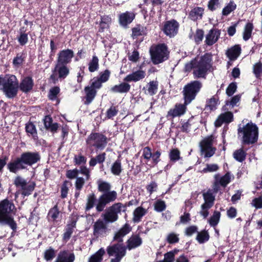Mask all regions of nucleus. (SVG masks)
Here are the masks:
<instances>
[{
	"label": "nucleus",
	"instance_id": "nucleus-1",
	"mask_svg": "<svg viewBox=\"0 0 262 262\" xmlns=\"http://www.w3.org/2000/svg\"><path fill=\"white\" fill-rule=\"evenodd\" d=\"M132 230V227L126 223L115 234L113 241L117 243L107 247L106 251L109 257L114 256L110 260V262H120L126 254V250H130L137 248L142 244V239L139 234L133 235L126 241V246L122 244L123 237L128 234Z\"/></svg>",
	"mask_w": 262,
	"mask_h": 262
},
{
	"label": "nucleus",
	"instance_id": "nucleus-2",
	"mask_svg": "<svg viewBox=\"0 0 262 262\" xmlns=\"http://www.w3.org/2000/svg\"><path fill=\"white\" fill-rule=\"evenodd\" d=\"M97 184L98 191L101 193L98 199L93 192L87 195L85 206V212L90 211L94 207L97 212H102L107 205L115 202L117 198V192L115 190H111V185L109 183L99 181Z\"/></svg>",
	"mask_w": 262,
	"mask_h": 262
},
{
	"label": "nucleus",
	"instance_id": "nucleus-3",
	"mask_svg": "<svg viewBox=\"0 0 262 262\" xmlns=\"http://www.w3.org/2000/svg\"><path fill=\"white\" fill-rule=\"evenodd\" d=\"M41 156L38 151H25L9 162L7 168L10 172L16 173L18 171L27 169L28 166H32L39 162Z\"/></svg>",
	"mask_w": 262,
	"mask_h": 262
},
{
	"label": "nucleus",
	"instance_id": "nucleus-4",
	"mask_svg": "<svg viewBox=\"0 0 262 262\" xmlns=\"http://www.w3.org/2000/svg\"><path fill=\"white\" fill-rule=\"evenodd\" d=\"M212 55L206 53L201 56L198 60L196 58L187 62L184 66V71L189 73L193 70V76L195 78H205L208 71L212 66Z\"/></svg>",
	"mask_w": 262,
	"mask_h": 262
},
{
	"label": "nucleus",
	"instance_id": "nucleus-5",
	"mask_svg": "<svg viewBox=\"0 0 262 262\" xmlns=\"http://www.w3.org/2000/svg\"><path fill=\"white\" fill-rule=\"evenodd\" d=\"M17 209L13 200L8 198L0 201V225L8 226L14 232H16L17 225L14 220Z\"/></svg>",
	"mask_w": 262,
	"mask_h": 262
},
{
	"label": "nucleus",
	"instance_id": "nucleus-6",
	"mask_svg": "<svg viewBox=\"0 0 262 262\" xmlns=\"http://www.w3.org/2000/svg\"><path fill=\"white\" fill-rule=\"evenodd\" d=\"M237 134L241 137L243 145L253 144L257 142L258 138V128L257 125L250 122L243 127L237 129Z\"/></svg>",
	"mask_w": 262,
	"mask_h": 262
},
{
	"label": "nucleus",
	"instance_id": "nucleus-7",
	"mask_svg": "<svg viewBox=\"0 0 262 262\" xmlns=\"http://www.w3.org/2000/svg\"><path fill=\"white\" fill-rule=\"evenodd\" d=\"M149 53L151 61L155 65L167 60L169 56L168 47L165 43L151 46L149 49Z\"/></svg>",
	"mask_w": 262,
	"mask_h": 262
},
{
	"label": "nucleus",
	"instance_id": "nucleus-8",
	"mask_svg": "<svg viewBox=\"0 0 262 262\" xmlns=\"http://www.w3.org/2000/svg\"><path fill=\"white\" fill-rule=\"evenodd\" d=\"M202 86V82L199 80L191 81L184 86L182 94L186 104H190L195 99Z\"/></svg>",
	"mask_w": 262,
	"mask_h": 262
},
{
	"label": "nucleus",
	"instance_id": "nucleus-9",
	"mask_svg": "<svg viewBox=\"0 0 262 262\" xmlns=\"http://www.w3.org/2000/svg\"><path fill=\"white\" fill-rule=\"evenodd\" d=\"M88 147L91 149L95 148L96 149L103 150L107 144V138L104 134L100 133H91L86 139Z\"/></svg>",
	"mask_w": 262,
	"mask_h": 262
},
{
	"label": "nucleus",
	"instance_id": "nucleus-10",
	"mask_svg": "<svg viewBox=\"0 0 262 262\" xmlns=\"http://www.w3.org/2000/svg\"><path fill=\"white\" fill-rule=\"evenodd\" d=\"M18 88L16 76L13 75H6V79H5L2 88L6 96L8 98H14L17 94Z\"/></svg>",
	"mask_w": 262,
	"mask_h": 262
},
{
	"label": "nucleus",
	"instance_id": "nucleus-11",
	"mask_svg": "<svg viewBox=\"0 0 262 262\" xmlns=\"http://www.w3.org/2000/svg\"><path fill=\"white\" fill-rule=\"evenodd\" d=\"M126 205L120 202L115 203L109 207L103 215V219L106 223H114L118 219V214L122 211H126Z\"/></svg>",
	"mask_w": 262,
	"mask_h": 262
},
{
	"label": "nucleus",
	"instance_id": "nucleus-12",
	"mask_svg": "<svg viewBox=\"0 0 262 262\" xmlns=\"http://www.w3.org/2000/svg\"><path fill=\"white\" fill-rule=\"evenodd\" d=\"M13 184L16 188H21L20 193L24 196L31 195L36 187L35 182H31L27 185V181L20 176L15 178Z\"/></svg>",
	"mask_w": 262,
	"mask_h": 262
},
{
	"label": "nucleus",
	"instance_id": "nucleus-13",
	"mask_svg": "<svg viewBox=\"0 0 262 262\" xmlns=\"http://www.w3.org/2000/svg\"><path fill=\"white\" fill-rule=\"evenodd\" d=\"M180 24L174 19H171L164 22L161 30L164 34L169 38L176 36L179 32Z\"/></svg>",
	"mask_w": 262,
	"mask_h": 262
},
{
	"label": "nucleus",
	"instance_id": "nucleus-14",
	"mask_svg": "<svg viewBox=\"0 0 262 262\" xmlns=\"http://www.w3.org/2000/svg\"><path fill=\"white\" fill-rule=\"evenodd\" d=\"M74 57L72 50L67 49L61 50L57 54V63L68 65L70 63Z\"/></svg>",
	"mask_w": 262,
	"mask_h": 262
},
{
	"label": "nucleus",
	"instance_id": "nucleus-15",
	"mask_svg": "<svg viewBox=\"0 0 262 262\" xmlns=\"http://www.w3.org/2000/svg\"><path fill=\"white\" fill-rule=\"evenodd\" d=\"M135 17L136 13L134 12L127 11L121 13L118 16L119 24L121 26L126 28L133 22Z\"/></svg>",
	"mask_w": 262,
	"mask_h": 262
},
{
	"label": "nucleus",
	"instance_id": "nucleus-16",
	"mask_svg": "<svg viewBox=\"0 0 262 262\" xmlns=\"http://www.w3.org/2000/svg\"><path fill=\"white\" fill-rule=\"evenodd\" d=\"M188 104H186L185 101L183 104L182 103H176L174 105V108H171L167 112L166 117H169L174 118L176 117L181 116L184 115L187 109L186 106Z\"/></svg>",
	"mask_w": 262,
	"mask_h": 262
},
{
	"label": "nucleus",
	"instance_id": "nucleus-17",
	"mask_svg": "<svg viewBox=\"0 0 262 262\" xmlns=\"http://www.w3.org/2000/svg\"><path fill=\"white\" fill-rule=\"evenodd\" d=\"M75 255L74 252L68 250H63L59 251L54 262H74Z\"/></svg>",
	"mask_w": 262,
	"mask_h": 262
},
{
	"label": "nucleus",
	"instance_id": "nucleus-18",
	"mask_svg": "<svg viewBox=\"0 0 262 262\" xmlns=\"http://www.w3.org/2000/svg\"><path fill=\"white\" fill-rule=\"evenodd\" d=\"M106 222L101 219L97 220L93 225V235L96 237L105 234L107 227Z\"/></svg>",
	"mask_w": 262,
	"mask_h": 262
},
{
	"label": "nucleus",
	"instance_id": "nucleus-19",
	"mask_svg": "<svg viewBox=\"0 0 262 262\" xmlns=\"http://www.w3.org/2000/svg\"><path fill=\"white\" fill-rule=\"evenodd\" d=\"M233 121V115L231 112L227 111L221 114L216 119L214 125L216 127H220L224 123H229Z\"/></svg>",
	"mask_w": 262,
	"mask_h": 262
},
{
	"label": "nucleus",
	"instance_id": "nucleus-20",
	"mask_svg": "<svg viewBox=\"0 0 262 262\" xmlns=\"http://www.w3.org/2000/svg\"><path fill=\"white\" fill-rule=\"evenodd\" d=\"M34 86V81L31 76L25 77L20 81L19 88L20 90L25 93L30 92Z\"/></svg>",
	"mask_w": 262,
	"mask_h": 262
},
{
	"label": "nucleus",
	"instance_id": "nucleus-21",
	"mask_svg": "<svg viewBox=\"0 0 262 262\" xmlns=\"http://www.w3.org/2000/svg\"><path fill=\"white\" fill-rule=\"evenodd\" d=\"M220 35V30L213 28L211 29L206 35L205 43L209 46H212L217 41Z\"/></svg>",
	"mask_w": 262,
	"mask_h": 262
},
{
	"label": "nucleus",
	"instance_id": "nucleus-22",
	"mask_svg": "<svg viewBox=\"0 0 262 262\" xmlns=\"http://www.w3.org/2000/svg\"><path fill=\"white\" fill-rule=\"evenodd\" d=\"M53 73H56L58 78L60 79H64L70 74V69L68 65L57 63L53 70Z\"/></svg>",
	"mask_w": 262,
	"mask_h": 262
},
{
	"label": "nucleus",
	"instance_id": "nucleus-23",
	"mask_svg": "<svg viewBox=\"0 0 262 262\" xmlns=\"http://www.w3.org/2000/svg\"><path fill=\"white\" fill-rule=\"evenodd\" d=\"M77 220L72 219L70 223L66 226L64 232L62 235V242L66 243L71 237V236L76 228Z\"/></svg>",
	"mask_w": 262,
	"mask_h": 262
},
{
	"label": "nucleus",
	"instance_id": "nucleus-24",
	"mask_svg": "<svg viewBox=\"0 0 262 262\" xmlns=\"http://www.w3.org/2000/svg\"><path fill=\"white\" fill-rule=\"evenodd\" d=\"M205 9L203 7H195L189 13L188 17L193 21H197L203 18Z\"/></svg>",
	"mask_w": 262,
	"mask_h": 262
},
{
	"label": "nucleus",
	"instance_id": "nucleus-25",
	"mask_svg": "<svg viewBox=\"0 0 262 262\" xmlns=\"http://www.w3.org/2000/svg\"><path fill=\"white\" fill-rule=\"evenodd\" d=\"M43 121L45 127L47 130L50 131L52 133L57 132L59 128V124L56 122L53 123V119L50 115L45 116Z\"/></svg>",
	"mask_w": 262,
	"mask_h": 262
},
{
	"label": "nucleus",
	"instance_id": "nucleus-26",
	"mask_svg": "<svg viewBox=\"0 0 262 262\" xmlns=\"http://www.w3.org/2000/svg\"><path fill=\"white\" fill-rule=\"evenodd\" d=\"M84 91L85 94V96L83 98L84 104L85 105H89L95 98L97 91L94 90V89L89 87V85L84 88Z\"/></svg>",
	"mask_w": 262,
	"mask_h": 262
},
{
	"label": "nucleus",
	"instance_id": "nucleus-27",
	"mask_svg": "<svg viewBox=\"0 0 262 262\" xmlns=\"http://www.w3.org/2000/svg\"><path fill=\"white\" fill-rule=\"evenodd\" d=\"M241 47L239 45H235L228 49L226 52L227 56L229 59L233 61L236 60L241 53Z\"/></svg>",
	"mask_w": 262,
	"mask_h": 262
},
{
	"label": "nucleus",
	"instance_id": "nucleus-28",
	"mask_svg": "<svg viewBox=\"0 0 262 262\" xmlns=\"http://www.w3.org/2000/svg\"><path fill=\"white\" fill-rule=\"evenodd\" d=\"M145 72L143 70H138L133 72L132 74L127 75L124 79L125 81L137 82L143 79L145 77Z\"/></svg>",
	"mask_w": 262,
	"mask_h": 262
},
{
	"label": "nucleus",
	"instance_id": "nucleus-29",
	"mask_svg": "<svg viewBox=\"0 0 262 262\" xmlns=\"http://www.w3.org/2000/svg\"><path fill=\"white\" fill-rule=\"evenodd\" d=\"M100 19L98 32L102 33L105 29L110 28L112 23V18L110 15H104L100 16Z\"/></svg>",
	"mask_w": 262,
	"mask_h": 262
},
{
	"label": "nucleus",
	"instance_id": "nucleus-30",
	"mask_svg": "<svg viewBox=\"0 0 262 262\" xmlns=\"http://www.w3.org/2000/svg\"><path fill=\"white\" fill-rule=\"evenodd\" d=\"M204 37V31L203 29H197L195 34H193L192 30L191 29L190 32L189 34V38L194 40L196 45H200Z\"/></svg>",
	"mask_w": 262,
	"mask_h": 262
},
{
	"label": "nucleus",
	"instance_id": "nucleus-31",
	"mask_svg": "<svg viewBox=\"0 0 262 262\" xmlns=\"http://www.w3.org/2000/svg\"><path fill=\"white\" fill-rule=\"evenodd\" d=\"M219 103V98H217V96H212L210 99L206 100L205 110L208 111L210 113L214 111L217 108V106Z\"/></svg>",
	"mask_w": 262,
	"mask_h": 262
},
{
	"label": "nucleus",
	"instance_id": "nucleus-32",
	"mask_svg": "<svg viewBox=\"0 0 262 262\" xmlns=\"http://www.w3.org/2000/svg\"><path fill=\"white\" fill-rule=\"evenodd\" d=\"M203 198L205 201L204 203L202 204V207L204 208H211L215 200V196L210 190L207 191L203 194Z\"/></svg>",
	"mask_w": 262,
	"mask_h": 262
},
{
	"label": "nucleus",
	"instance_id": "nucleus-33",
	"mask_svg": "<svg viewBox=\"0 0 262 262\" xmlns=\"http://www.w3.org/2000/svg\"><path fill=\"white\" fill-rule=\"evenodd\" d=\"M26 57L27 54L26 52H22L17 53L12 61L13 67L19 68L22 67L25 62Z\"/></svg>",
	"mask_w": 262,
	"mask_h": 262
},
{
	"label": "nucleus",
	"instance_id": "nucleus-34",
	"mask_svg": "<svg viewBox=\"0 0 262 262\" xmlns=\"http://www.w3.org/2000/svg\"><path fill=\"white\" fill-rule=\"evenodd\" d=\"M214 136H208L200 142V150H206L207 148H216L213 146Z\"/></svg>",
	"mask_w": 262,
	"mask_h": 262
},
{
	"label": "nucleus",
	"instance_id": "nucleus-35",
	"mask_svg": "<svg viewBox=\"0 0 262 262\" xmlns=\"http://www.w3.org/2000/svg\"><path fill=\"white\" fill-rule=\"evenodd\" d=\"M214 136H208L200 142V150H206L207 148H216L213 146Z\"/></svg>",
	"mask_w": 262,
	"mask_h": 262
},
{
	"label": "nucleus",
	"instance_id": "nucleus-36",
	"mask_svg": "<svg viewBox=\"0 0 262 262\" xmlns=\"http://www.w3.org/2000/svg\"><path fill=\"white\" fill-rule=\"evenodd\" d=\"M25 130L28 136H31L34 140H38L37 131L34 124L29 121L25 124Z\"/></svg>",
	"mask_w": 262,
	"mask_h": 262
},
{
	"label": "nucleus",
	"instance_id": "nucleus-37",
	"mask_svg": "<svg viewBox=\"0 0 262 262\" xmlns=\"http://www.w3.org/2000/svg\"><path fill=\"white\" fill-rule=\"evenodd\" d=\"M130 85L126 82H122L119 84L115 85L111 88L113 93H126L129 91Z\"/></svg>",
	"mask_w": 262,
	"mask_h": 262
},
{
	"label": "nucleus",
	"instance_id": "nucleus-38",
	"mask_svg": "<svg viewBox=\"0 0 262 262\" xmlns=\"http://www.w3.org/2000/svg\"><path fill=\"white\" fill-rule=\"evenodd\" d=\"M60 214L57 204L52 207L49 211L47 218L49 222H56Z\"/></svg>",
	"mask_w": 262,
	"mask_h": 262
},
{
	"label": "nucleus",
	"instance_id": "nucleus-39",
	"mask_svg": "<svg viewBox=\"0 0 262 262\" xmlns=\"http://www.w3.org/2000/svg\"><path fill=\"white\" fill-rule=\"evenodd\" d=\"M132 30V36L134 39L137 38L140 36L147 35V28L142 26L140 25H137L135 27L133 28Z\"/></svg>",
	"mask_w": 262,
	"mask_h": 262
},
{
	"label": "nucleus",
	"instance_id": "nucleus-40",
	"mask_svg": "<svg viewBox=\"0 0 262 262\" xmlns=\"http://www.w3.org/2000/svg\"><path fill=\"white\" fill-rule=\"evenodd\" d=\"M105 254V251L103 248H101L94 254L91 255L88 262H102L103 256Z\"/></svg>",
	"mask_w": 262,
	"mask_h": 262
},
{
	"label": "nucleus",
	"instance_id": "nucleus-41",
	"mask_svg": "<svg viewBox=\"0 0 262 262\" xmlns=\"http://www.w3.org/2000/svg\"><path fill=\"white\" fill-rule=\"evenodd\" d=\"M146 210L142 207H138L135 209L133 212V220L135 223H138L141 218L146 213Z\"/></svg>",
	"mask_w": 262,
	"mask_h": 262
},
{
	"label": "nucleus",
	"instance_id": "nucleus-42",
	"mask_svg": "<svg viewBox=\"0 0 262 262\" xmlns=\"http://www.w3.org/2000/svg\"><path fill=\"white\" fill-rule=\"evenodd\" d=\"M106 158V153L102 152L97 155L95 157L92 158L89 161L91 167H94L97 163L103 164Z\"/></svg>",
	"mask_w": 262,
	"mask_h": 262
},
{
	"label": "nucleus",
	"instance_id": "nucleus-43",
	"mask_svg": "<svg viewBox=\"0 0 262 262\" xmlns=\"http://www.w3.org/2000/svg\"><path fill=\"white\" fill-rule=\"evenodd\" d=\"M26 29L25 27H22L19 29V35L17 37V40L20 45L25 46L28 42V34L26 33Z\"/></svg>",
	"mask_w": 262,
	"mask_h": 262
},
{
	"label": "nucleus",
	"instance_id": "nucleus-44",
	"mask_svg": "<svg viewBox=\"0 0 262 262\" xmlns=\"http://www.w3.org/2000/svg\"><path fill=\"white\" fill-rule=\"evenodd\" d=\"M253 28L254 26L252 23L248 22L246 24L243 35V38L245 41H247L250 38Z\"/></svg>",
	"mask_w": 262,
	"mask_h": 262
},
{
	"label": "nucleus",
	"instance_id": "nucleus-45",
	"mask_svg": "<svg viewBox=\"0 0 262 262\" xmlns=\"http://www.w3.org/2000/svg\"><path fill=\"white\" fill-rule=\"evenodd\" d=\"M111 172L115 176H119L122 172L121 160L117 159L112 164L111 168Z\"/></svg>",
	"mask_w": 262,
	"mask_h": 262
},
{
	"label": "nucleus",
	"instance_id": "nucleus-46",
	"mask_svg": "<svg viewBox=\"0 0 262 262\" xmlns=\"http://www.w3.org/2000/svg\"><path fill=\"white\" fill-rule=\"evenodd\" d=\"M252 72L256 79H261L262 77V62L259 61L253 64L252 67Z\"/></svg>",
	"mask_w": 262,
	"mask_h": 262
},
{
	"label": "nucleus",
	"instance_id": "nucleus-47",
	"mask_svg": "<svg viewBox=\"0 0 262 262\" xmlns=\"http://www.w3.org/2000/svg\"><path fill=\"white\" fill-rule=\"evenodd\" d=\"M247 153L243 148L235 150L233 154V158L239 162H243L245 160Z\"/></svg>",
	"mask_w": 262,
	"mask_h": 262
},
{
	"label": "nucleus",
	"instance_id": "nucleus-48",
	"mask_svg": "<svg viewBox=\"0 0 262 262\" xmlns=\"http://www.w3.org/2000/svg\"><path fill=\"white\" fill-rule=\"evenodd\" d=\"M236 9V5L233 0H230L229 3L223 9L222 14L223 16H228Z\"/></svg>",
	"mask_w": 262,
	"mask_h": 262
},
{
	"label": "nucleus",
	"instance_id": "nucleus-49",
	"mask_svg": "<svg viewBox=\"0 0 262 262\" xmlns=\"http://www.w3.org/2000/svg\"><path fill=\"white\" fill-rule=\"evenodd\" d=\"M169 158L172 163H176L182 159L179 149L177 148H172L169 152Z\"/></svg>",
	"mask_w": 262,
	"mask_h": 262
},
{
	"label": "nucleus",
	"instance_id": "nucleus-50",
	"mask_svg": "<svg viewBox=\"0 0 262 262\" xmlns=\"http://www.w3.org/2000/svg\"><path fill=\"white\" fill-rule=\"evenodd\" d=\"M89 71L90 72H94L97 71L99 69V59L96 55H93L92 59L89 62Z\"/></svg>",
	"mask_w": 262,
	"mask_h": 262
},
{
	"label": "nucleus",
	"instance_id": "nucleus-51",
	"mask_svg": "<svg viewBox=\"0 0 262 262\" xmlns=\"http://www.w3.org/2000/svg\"><path fill=\"white\" fill-rule=\"evenodd\" d=\"M210 236L208 232L206 230H202L198 232L196 239L200 244H203L207 242L209 239Z\"/></svg>",
	"mask_w": 262,
	"mask_h": 262
},
{
	"label": "nucleus",
	"instance_id": "nucleus-52",
	"mask_svg": "<svg viewBox=\"0 0 262 262\" xmlns=\"http://www.w3.org/2000/svg\"><path fill=\"white\" fill-rule=\"evenodd\" d=\"M147 86L148 94L150 96H153L157 92L158 82L157 81H151L148 83Z\"/></svg>",
	"mask_w": 262,
	"mask_h": 262
},
{
	"label": "nucleus",
	"instance_id": "nucleus-53",
	"mask_svg": "<svg viewBox=\"0 0 262 262\" xmlns=\"http://www.w3.org/2000/svg\"><path fill=\"white\" fill-rule=\"evenodd\" d=\"M221 217V213L218 211H214L213 215L210 217L209 223L211 226L215 227L216 226L220 219Z\"/></svg>",
	"mask_w": 262,
	"mask_h": 262
},
{
	"label": "nucleus",
	"instance_id": "nucleus-54",
	"mask_svg": "<svg viewBox=\"0 0 262 262\" xmlns=\"http://www.w3.org/2000/svg\"><path fill=\"white\" fill-rule=\"evenodd\" d=\"M241 96L239 95H236L232 97L230 101L227 100L225 102V105L223 106V110H227V106L230 105L232 107H234L236 104L240 101Z\"/></svg>",
	"mask_w": 262,
	"mask_h": 262
},
{
	"label": "nucleus",
	"instance_id": "nucleus-55",
	"mask_svg": "<svg viewBox=\"0 0 262 262\" xmlns=\"http://www.w3.org/2000/svg\"><path fill=\"white\" fill-rule=\"evenodd\" d=\"M68 184L72 185L71 182L68 180L63 181L61 186V195L60 197L61 199H65L67 197L68 193L69 192Z\"/></svg>",
	"mask_w": 262,
	"mask_h": 262
},
{
	"label": "nucleus",
	"instance_id": "nucleus-56",
	"mask_svg": "<svg viewBox=\"0 0 262 262\" xmlns=\"http://www.w3.org/2000/svg\"><path fill=\"white\" fill-rule=\"evenodd\" d=\"M154 210L158 212H161L165 210L166 208L165 202L161 200H157L154 204Z\"/></svg>",
	"mask_w": 262,
	"mask_h": 262
},
{
	"label": "nucleus",
	"instance_id": "nucleus-57",
	"mask_svg": "<svg viewBox=\"0 0 262 262\" xmlns=\"http://www.w3.org/2000/svg\"><path fill=\"white\" fill-rule=\"evenodd\" d=\"M166 242L169 244H174L179 242V234L170 232L167 235Z\"/></svg>",
	"mask_w": 262,
	"mask_h": 262
},
{
	"label": "nucleus",
	"instance_id": "nucleus-58",
	"mask_svg": "<svg viewBox=\"0 0 262 262\" xmlns=\"http://www.w3.org/2000/svg\"><path fill=\"white\" fill-rule=\"evenodd\" d=\"M219 169V166L216 164H207L206 167L203 169L201 172L204 173L213 172L217 171Z\"/></svg>",
	"mask_w": 262,
	"mask_h": 262
},
{
	"label": "nucleus",
	"instance_id": "nucleus-59",
	"mask_svg": "<svg viewBox=\"0 0 262 262\" xmlns=\"http://www.w3.org/2000/svg\"><path fill=\"white\" fill-rule=\"evenodd\" d=\"M237 88V83L235 82H232L227 86L226 91L227 95L229 97L232 96L236 91Z\"/></svg>",
	"mask_w": 262,
	"mask_h": 262
},
{
	"label": "nucleus",
	"instance_id": "nucleus-60",
	"mask_svg": "<svg viewBox=\"0 0 262 262\" xmlns=\"http://www.w3.org/2000/svg\"><path fill=\"white\" fill-rule=\"evenodd\" d=\"M162 152L161 149H158L156 151H154L152 152V163L154 165H156L161 161L160 157L161 156Z\"/></svg>",
	"mask_w": 262,
	"mask_h": 262
},
{
	"label": "nucleus",
	"instance_id": "nucleus-61",
	"mask_svg": "<svg viewBox=\"0 0 262 262\" xmlns=\"http://www.w3.org/2000/svg\"><path fill=\"white\" fill-rule=\"evenodd\" d=\"M73 161L75 165L85 164L86 162V158L80 154L74 156Z\"/></svg>",
	"mask_w": 262,
	"mask_h": 262
},
{
	"label": "nucleus",
	"instance_id": "nucleus-62",
	"mask_svg": "<svg viewBox=\"0 0 262 262\" xmlns=\"http://www.w3.org/2000/svg\"><path fill=\"white\" fill-rule=\"evenodd\" d=\"M55 255V251L52 247H50L49 249L46 250L44 252V258L47 261L52 260Z\"/></svg>",
	"mask_w": 262,
	"mask_h": 262
},
{
	"label": "nucleus",
	"instance_id": "nucleus-63",
	"mask_svg": "<svg viewBox=\"0 0 262 262\" xmlns=\"http://www.w3.org/2000/svg\"><path fill=\"white\" fill-rule=\"evenodd\" d=\"M60 92V88L59 87L56 86L52 88L49 92L48 97L49 99L51 100H55L57 97L58 94Z\"/></svg>",
	"mask_w": 262,
	"mask_h": 262
},
{
	"label": "nucleus",
	"instance_id": "nucleus-64",
	"mask_svg": "<svg viewBox=\"0 0 262 262\" xmlns=\"http://www.w3.org/2000/svg\"><path fill=\"white\" fill-rule=\"evenodd\" d=\"M231 177L229 172L225 173V175L222 176L219 180L220 185L223 187H225L230 182Z\"/></svg>",
	"mask_w": 262,
	"mask_h": 262
}]
</instances>
